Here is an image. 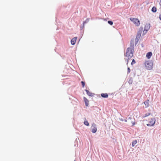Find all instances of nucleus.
I'll return each mask as SVG.
<instances>
[{
	"mask_svg": "<svg viewBox=\"0 0 161 161\" xmlns=\"http://www.w3.org/2000/svg\"><path fill=\"white\" fill-rule=\"evenodd\" d=\"M130 47H128L126 50L125 53L126 57H128L130 58H132L133 56L134 51V41L131 40L130 42Z\"/></svg>",
	"mask_w": 161,
	"mask_h": 161,
	"instance_id": "f257e3e1",
	"label": "nucleus"
},
{
	"mask_svg": "<svg viewBox=\"0 0 161 161\" xmlns=\"http://www.w3.org/2000/svg\"><path fill=\"white\" fill-rule=\"evenodd\" d=\"M145 65L146 68L149 70H150L152 69L153 65V61L152 60H149L148 61H146Z\"/></svg>",
	"mask_w": 161,
	"mask_h": 161,
	"instance_id": "f03ea898",
	"label": "nucleus"
},
{
	"mask_svg": "<svg viewBox=\"0 0 161 161\" xmlns=\"http://www.w3.org/2000/svg\"><path fill=\"white\" fill-rule=\"evenodd\" d=\"M130 19L137 26L139 25L140 24V22L138 19L131 17L130 18Z\"/></svg>",
	"mask_w": 161,
	"mask_h": 161,
	"instance_id": "7ed1b4c3",
	"label": "nucleus"
},
{
	"mask_svg": "<svg viewBox=\"0 0 161 161\" xmlns=\"http://www.w3.org/2000/svg\"><path fill=\"white\" fill-rule=\"evenodd\" d=\"M91 131L93 133H95L97 131V128L95 124L93 123L92 124V126L91 127Z\"/></svg>",
	"mask_w": 161,
	"mask_h": 161,
	"instance_id": "20e7f679",
	"label": "nucleus"
},
{
	"mask_svg": "<svg viewBox=\"0 0 161 161\" xmlns=\"http://www.w3.org/2000/svg\"><path fill=\"white\" fill-rule=\"evenodd\" d=\"M156 119L155 118H152L150 121V123L152 124V126H153L155 123Z\"/></svg>",
	"mask_w": 161,
	"mask_h": 161,
	"instance_id": "39448f33",
	"label": "nucleus"
},
{
	"mask_svg": "<svg viewBox=\"0 0 161 161\" xmlns=\"http://www.w3.org/2000/svg\"><path fill=\"white\" fill-rule=\"evenodd\" d=\"M85 91L86 92L87 95L90 97H93L95 94L94 93L90 92L87 89L85 90Z\"/></svg>",
	"mask_w": 161,
	"mask_h": 161,
	"instance_id": "423d86ee",
	"label": "nucleus"
},
{
	"mask_svg": "<svg viewBox=\"0 0 161 161\" xmlns=\"http://www.w3.org/2000/svg\"><path fill=\"white\" fill-rule=\"evenodd\" d=\"M77 38V37H75L73 38L71 40V45H74L75 44Z\"/></svg>",
	"mask_w": 161,
	"mask_h": 161,
	"instance_id": "0eeeda50",
	"label": "nucleus"
},
{
	"mask_svg": "<svg viewBox=\"0 0 161 161\" xmlns=\"http://www.w3.org/2000/svg\"><path fill=\"white\" fill-rule=\"evenodd\" d=\"M152 55V53L151 52H148L146 54V57L147 58L150 59Z\"/></svg>",
	"mask_w": 161,
	"mask_h": 161,
	"instance_id": "6e6552de",
	"label": "nucleus"
},
{
	"mask_svg": "<svg viewBox=\"0 0 161 161\" xmlns=\"http://www.w3.org/2000/svg\"><path fill=\"white\" fill-rule=\"evenodd\" d=\"M150 28V24H146L144 27V30L148 31Z\"/></svg>",
	"mask_w": 161,
	"mask_h": 161,
	"instance_id": "1a4fd4ad",
	"label": "nucleus"
},
{
	"mask_svg": "<svg viewBox=\"0 0 161 161\" xmlns=\"http://www.w3.org/2000/svg\"><path fill=\"white\" fill-rule=\"evenodd\" d=\"M149 100L147 99L144 102V104L146 106L145 108H147L149 106Z\"/></svg>",
	"mask_w": 161,
	"mask_h": 161,
	"instance_id": "9d476101",
	"label": "nucleus"
},
{
	"mask_svg": "<svg viewBox=\"0 0 161 161\" xmlns=\"http://www.w3.org/2000/svg\"><path fill=\"white\" fill-rule=\"evenodd\" d=\"M83 99H84V101L85 102V105L86 106H88V103L89 102V100L86 97H84Z\"/></svg>",
	"mask_w": 161,
	"mask_h": 161,
	"instance_id": "9b49d317",
	"label": "nucleus"
},
{
	"mask_svg": "<svg viewBox=\"0 0 161 161\" xmlns=\"http://www.w3.org/2000/svg\"><path fill=\"white\" fill-rule=\"evenodd\" d=\"M101 96L102 97H103V98H108V95L106 93H101Z\"/></svg>",
	"mask_w": 161,
	"mask_h": 161,
	"instance_id": "f8f14e48",
	"label": "nucleus"
},
{
	"mask_svg": "<svg viewBox=\"0 0 161 161\" xmlns=\"http://www.w3.org/2000/svg\"><path fill=\"white\" fill-rule=\"evenodd\" d=\"M151 11L153 13L156 12L157 11L156 8L155 6L153 7L152 8Z\"/></svg>",
	"mask_w": 161,
	"mask_h": 161,
	"instance_id": "ddd939ff",
	"label": "nucleus"
},
{
	"mask_svg": "<svg viewBox=\"0 0 161 161\" xmlns=\"http://www.w3.org/2000/svg\"><path fill=\"white\" fill-rule=\"evenodd\" d=\"M128 82L130 84H132L133 82V79L132 77H130L129 78Z\"/></svg>",
	"mask_w": 161,
	"mask_h": 161,
	"instance_id": "4468645a",
	"label": "nucleus"
},
{
	"mask_svg": "<svg viewBox=\"0 0 161 161\" xmlns=\"http://www.w3.org/2000/svg\"><path fill=\"white\" fill-rule=\"evenodd\" d=\"M137 143V141L136 140H135L133 141L132 142V147H134L135 146V145Z\"/></svg>",
	"mask_w": 161,
	"mask_h": 161,
	"instance_id": "2eb2a0df",
	"label": "nucleus"
},
{
	"mask_svg": "<svg viewBox=\"0 0 161 161\" xmlns=\"http://www.w3.org/2000/svg\"><path fill=\"white\" fill-rule=\"evenodd\" d=\"M141 33L142 32H141L140 31H138L136 37L140 38L141 36Z\"/></svg>",
	"mask_w": 161,
	"mask_h": 161,
	"instance_id": "dca6fc26",
	"label": "nucleus"
},
{
	"mask_svg": "<svg viewBox=\"0 0 161 161\" xmlns=\"http://www.w3.org/2000/svg\"><path fill=\"white\" fill-rule=\"evenodd\" d=\"M89 20V18H87L85 21L83 22V24L84 25L85 24L87 23Z\"/></svg>",
	"mask_w": 161,
	"mask_h": 161,
	"instance_id": "f3484780",
	"label": "nucleus"
},
{
	"mask_svg": "<svg viewBox=\"0 0 161 161\" xmlns=\"http://www.w3.org/2000/svg\"><path fill=\"white\" fill-rule=\"evenodd\" d=\"M151 114L150 113H147L144 114V115L143 116V118H145V117H147L150 115Z\"/></svg>",
	"mask_w": 161,
	"mask_h": 161,
	"instance_id": "a211bd4d",
	"label": "nucleus"
},
{
	"mask_svg": "<svg viewBox=\"0 0 161 161\" xmlns=\"http://www.w3.org/2000/svg\"><path fill=\"white\" fill-rule=\"evenodd\" d=\"M139 38L137 37H136V38L135 39V43L136 45L137 44V43L138 42Z\"/></svg>",
	"mask_w": 161,
	"mask_h": 161,
	"instance_id": "6ab92c4d",
	"label": "nucleus"
},
{
	"mask_svg": "<svg viewBox=\"0 0 161 161\" xmlns=\"http://www.w3.org/2000/svg\"><path fill=\"white\" fill-rule=\"evenodd\" d=\"M128 57V58L127 59L126 58L125 60H126V64L127 65L129 63V60H130L131 58H130L129 57Z\"/></svg>",
	"mask_w": 161,
	"mask_h": 161,
	"instance_id": "aec40b11",
	"label": "nucleus"
},
{
	"mask_svg": "<svg viewBox=\"0 0 161 161\" xmlns=\"http://www.w3.org/2000/svg\"><path fill=\"white\" fill-rule=\"evenodd\" d=\"M84 124L86 125L87 126H88L89 125V123L87 120L84 121Z\"/></svg>",
	"mask_w": 161,
	"mask_h": 161,
	"instance_id": "412c9836",
	"label": "nucleus"
},
{
	"mask_svg": "<svg viewBox=\"0 0 161 161\" xmlns=\"http://www.w3.org/2000/svg\"><path fill=\"white\" fill-rule=\"evenodd\" d=\"M108 23L109 24L111 25H112L113 24V22L111 20L108 21Z\"/></svg>",
	"mask_w": 161,
	"mask_h": 161,
	"instance_id": "4be33fe9",
	"label": "nucleus"
},
{
	"mask_svg": "<svg viewBox=\"0 0 161 161\" xmlns=\"http://www.w3.org/2000/svg\"><path fill=\"white\" fill-rule=\"evenodd\" d=\"M119 119L120 121H124L125 122H126L127 121V120L125 119H124L122 118H119Z\"/></svg>",
	"mask_w": 161,
	"mask_h": 161,
	"instance_id": "5701e85b",
	"label": "nucleus"
},
{
	"mask_svg": "<svg viewBox=\"0 0 161 161\" xmlns=\"http://www.w3.org/2000/svg\"><path fill=\"white\" fill-rule=\"evenodd\" d=\"M81 83L82 85V87H84L85 86V82L83 81H81Z\"/></svg>",
	"mask_w": 161,
	"mask_h": 161,
	"instance_id": "b1692460",
	"label": "nucleus"
},
{
	"mask_svg": "<svg viewBox=\"0 0 161 161\" xmlns=\"http://www.w3.org/2000/svg\"><path fill=\"white\" fill-rule=\"evenodd\" d=\"M143 30V27H140L139 29V30L138 31H140L142 33Z\"/></svg>",
	"mask_w": 161,
	"mask_h": 161,
	"instance_id": "393cba45",
	"label": "nucleus"
},
{
	"mask_svg": "<svg viewBox=\"0 0 161 161\" xmlns=\"http://www.w3.org/2000/svg\"><path fill=\"white\" fill-rule=\"evenodd\" d=\"M136 63V61L134 59H133L132 60V62H131V65H133V64H134Z\"/></svg>",
	"mask_w": 161,
	"mask_h": 161,
	"instance_id": "a878e982",
	"label": "nucleus"
},
{
	"mask_svg": "<svg viewBox=\"0 0 161 161\" xmlns=\"http://www.w3.org/2000/svg\"><path fill=\"white\" fill-rule=\"evenodd\" d=\"M131 123L132 124V125H131V127H133L134 126L136 123H135V122H131Z\"/></svg>",
	"mask_w": 161,
	"mask_h": 161,
	"instance_id": "bb28decb",
	"label": "nucleus"
},
{
	"mask_svg": "<svg viewBox=\"0 0 161 161\" xmlns=\"http://www.w3.org/2000/svg\"><path fill=\"white\" fill-rule=\"evenodd\" d=\"M130 68L129 67L127 68V73H129L130 72Z\"/></svg>",
	"mask_w": 161,
	"mask_h": 161,
	"instance_id": "cd10ccee",
	"label": "nucleus"
},
{
	"mask_svg": "<svg viewBox=\"0 0 161 161\" xmlns=\"http://www.w3.org/2000/svg\"><path fill=\"white\" fill-rule=\"evenodd\" d=\"M147 31H147V30H144V31H143V35H145L147 33Z\"/></svg>",
	"mask_w": 161,
	"mask_h": 161,
	"instance_id": "c85d7f7f",
	"label": "nucleus"
},
{
	"mask_svg": "<svg viewBox=\"0 0 161 161\" xmlns=\"http://www.w3.org/2000/svg\"><path fill=\"white\" fill-rule=\"evenodd\" d=\"M147 126H152V124H151L150 123V124H147Z\"/></svg>",
	"mask_w": 161,
	"mask_h": 161,
	"instance_id": "c756f323",
	"label": "nucleus"
},
{
	"mask_svg": "<svg viewBox=\"0 0 161 161\" xmlns=\"http://www.w3.org/2000/svg\"><path fill=\"white\" fill-rule=\"evenodd\" d=\"M84 25L83 24V25L81 26H80V28L81 29V30L82 29H83V28L84 27Z\"/></svg>",
	"mask_w": 161,
	"mask_h": 161,
	"instance_id": "7c9ffc66",
	"label": "nucleus"
},
{
	"mask_svg": "<svg viewBox=\"0 0 161 161\" xmlns=\"http://www.w3.org/2000/svg\"><path fill=\"white\" fill-rule=\"evenodd\" d=\"M159 18L160 20H161V14L159 15Z\"/></svg>",
	"mask_w": 161,
	"mask_h": 161,
	"instance_id": "2f4dec72",
	"label": "nucleus"
},
{
	"mask_svg": "<svg viewBox=\"0 0 161 161\" xmlns=\"http://www.w3.org/2000/svg\"><path fill=\"white\" fill-rule=\"evenodd\" d=\"M132 119V117H129L128 118V119Z\"/></svg>",
	"mask_w": 161,
	"mask_h": 161,
	"instance_id": "473e14b6",
	"label": "nucleus"
},
{
	"mask_svg": "<svg viewBox=\"0 0 161 161\" xmlns=\"http://www.w3.org/2000/svg\"><path fill=\"white\" fill-rule=\"evenodd\" d=\"M159 5L160 6H161V0H160V3H159Z\"/></svg>",
	"mask_w": 161,
	"mask_h": 161,
	"instance_id": "72a5a7b5",
	"label": "nucleus"
},
{
	"mask_svg": "<svg viewBox=\"0 0 161 161\" xmlns=\"http://www.w3.org/2000/svg\"><path fill=\"white\" fill-rule=\"evenodd\" d=\"M133 120H134V121H131V122H135V119L134 118L133 119Z\"/></svg>",
	"mask_w": 161,
	"mask_h": 161,
	"instance_id": "f704fd0d",
	"label": "nucleus"
},
{
	"mask_svg": "<svg viewBox=\"0 0 161 161\" xmlns=\"http://www.w3.org/2000/svg\"><path fill=\"white\" fill-rule=\"evenodd\" d=\"M104 20H105V21H107V19H104Z\"/></svg>",
	"mask_w": 161,
	"mask_h": 161,
	"instance_id": "c9c22d12",
	"label": "nucleus"
}]
</instances>
